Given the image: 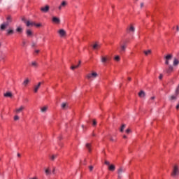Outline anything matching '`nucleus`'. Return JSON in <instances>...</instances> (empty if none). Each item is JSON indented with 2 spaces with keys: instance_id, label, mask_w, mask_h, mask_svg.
Here are the masks:
<instances>
[{
  "instance_id": "f257e3e1",
  "label": "nucleus",
  "mask_w": 179,
  "mask_h": 179,
  "mask_svg": "<svg viewBox=\"0 0 179 179\" xmlns=\"http://www.w3.org/2000/svg\"><path fill=\"white\" fill-rule=\"evenodd\" d=\"M111 61V57L108 55H102L101 56V62L103 64V65H106V64H108Z\"/></svg>"
},
{
  "instance_id": "f03ea898",
  "label": "nucleus",
  "mask_w": 179,
  "mask_h": 179,
  "mask_svg": "<svg viewBox=\"0 0 179 179\" xmlns=\"http://www.w3.org/2000/svg\"><path fill=\"white\" fill-rule=\"evenodd\" d=\"M171 176L172 177H173L174 178H176V177H178V176H179L178 165L173 166V168L172 173H171Z\"/></svg>"
},
{
  "instance_id": "7ed1b4c3",
  "label": "nucleus",
  "mask_w": 179,
  "mask_h": 179,
  "mask_svg": "<svg viewBox=\"0 0 179 179\" xmlns=\"http://www.w3.org/2000/svg\"><path fill=\"white\" fill-rule=\"evenodd\" d=\"M97 73L92 72L87 74L86 78L88 80H93V79H96V78H97Z\"/></svg>"
},
{
  "instance_id": "20e7f679",
  "label": "nucleus",
  "mask_w": 179,
  "mask_h": 179,
  "mask_svg": "<svg viewBox=\"0 0 179 179\" xmlns=\"http://www.w3.org/2000/svg\"><path fill=\"white\" fill-rule=\"evenodd\" d=\"M122 173H125V168L120 167L117 169V178H122Z\"/></svg>"
},
{
  "instance_id": "39448f33",
  "label": "nucleus",
  "mask_w": 179,
  "mask_h": 179,
  "mask_svg": "<svg viewBox=\"0 0 179 179\" xmlns=\"http://www.w3.org/2000/svg\"><path fill=\"white\" fill-rule=\"evenodd\" d=\"M41 10L43 13H48V12H49V10H50V6L46 5V6L41 8Z\"/></svg>"
},
{
  "instance_id": "423d86ee",
  "label": "nucleus",
  "mask_w": 179,
  "mask_h": 179,
  "mask_svg": "<svg viewBox=\"0 0 179 179\" xmlns=\"http://www.w3.org/2000/svg\"><path fill=\"white\" fill-rule=\"evenodd\" d=\"M171 58H173V55H168L165 57V64L166 65H169V64H170L169 61L171 59Z\"/></svg>"
},
{
  "instance_id": "0eeeda50",
  "label": "nucleus",
  "mask_w": 179,
  "mask_h": 179,
  "mask_svg": "<svg viewBox=\"0 0 179 179\" xmlns=\"http://www.w3.org/2000/svg\"><path fill=\"white\" fill-rule=\"evenodd\" d=\"M127 50V43H124L123 45H120V52L122 54V52H125V50Z\"/></svg>"
},
{
  "instance_id": "6e6552de",
  "label": "nucleus",
  "mask_w": 179,
  "mask_h": 179,
  "mask_svg": "<svg viewBox=\"0 0 179 179\" xmlns=\"http://www.w3.org/2000/svg\"><path fill=\"white\" fill-rule=\"evenodd\" d=\"M173 71H174V67H173V66L171 65H169V67L165 69V71L166 72V73H171Z\"/></svg>"
},
{
  "instance_id": "1a4fd4ad",
  "label": "nucleus",
  "mask_w": 179,
  "mask_h": 179,
  "mask_svg": "<svg viewBox=\"0 0 179 179\" xmlns=\"http://www.w3.org/2000/svg\"><path fill=\"white\" fill-rule=\"evenodd\" d=\"M177 97H178V94H177L176 92H175V94L170 96L169 99L170 101H173L177 100Z\"/></svg>"
},
{
  "instance_id": "9d476101",
  "label": "nucleus",
  "mask_w": 179,
  "mask_h": 179,
  "mask_svg": "<svg viewBox=\"0 0 179 179\" xmlns=\"http://www.w3.org/2000/svg\"><path fill=\"white\" fill-rule=\"evenodd\" d=\"M41 86V82H39L37 85H35L34 87V93H37L38 92V90L40 89Z\"/></svg>"
},
{
  "instance_id": "9b49d317",
  "label": "nucleus",
  "mask_w": 179,
  "mask_h": 179,
  "mask_svg": "<svg viewBox=\"0 0 179 179\" xmlns=\"http://www.w3.org/2000/svg\"><path fill=\"white\" fill-rule=\"evenodd\" d=\"M58 33L60 37H65V36H66V31H65L64 29L59 30Z\"/></svg>"
},
{
  "instance_id": "f8f14e48",
  "label": "nucleus",
  "mask_w": 179,
  "mask_h": 179,
  "mask_svg": "<svg viewBox=\"0 0 179 179\" xmlns=\"http://www.w3.org/2000/svg\"><path fill=\"white\" fill-rule=\"evenodd\" d=\"M67 4L68 3H66V1H63L60 6L58 7L59 10H62V8H65V6H66Z\"/></svg>"
},
{
  "instance_id": "ddd939ff",
  "label": "nucleus",
  "mask_w": 179,
  "mask_h": 179,
  "mask_svg": "<svg viewBox=\"0 0 179 179\" xmlns=\"http://www.w3.org/2000/svg\"><path fill=\"white\" fill-rule=\"evenodd\" d=\"M24 108V106H21L20 108L15 109L16 114H20V113H22Z\"/></svg>"
},
{
  "instance_id": "4468645a",
  "label": "nucleus",
  "mask_w": 179,
  "mask_h": 179,
  "mask_svg": "<svg viewBox=\"0 0 179 179\" xmlns=\"http://www.w3.org/2000/svg\"><path fill=\"white\" fill-rule=\"evenodd\" d=\"M53 23H57V24L61 23V20L57 17H53L52 19Z\"/></svg>"
},
{
  "instance_id": "2eb2a0df",
  "label": "nucleus",
  "mask_w": 179,
  "mask_h": 179,
  "mask_svg": "<svg viewBox=\"0 0 179 179\" xmlns=\"http://www.w3.org/2000/svg\"><path fill=\"white\" fill-rule=\"evenodd\" d=\"M6 23L9 26L10 24V23H12V17L10 15H8L6 17Z\"/></svg>"
},
{
  "instance_id": "dca6fc26",
  "label": "nucleus",
  "mask_w": 179,
  "mask_h": 179,
  "mask_svg": "<svg viewBox=\"0 0 179 179\" xmlns=\"http://www.w3.org/2000/svg\"><path fill=\"white\" fill-rule=\"evenodd\" d=\"M9 26L6 22H3V24H1L0 26V29L1 30H5Z\"/></svg>"
},
{
  "instance_id": "f3484780",
  "label": "nucleus",
  "mask_w": 179,
  "mask_h": 179,
  "mask_svg": "<svg viewBox=\"0 0 179 179\" xmlns=\"http://www.w3.org/2000/svg\"><path fill=\"white\" fill-rule=\"evenodd\" d=\"M127 33H135V27L131 25L129 29H127Z\"/></svg>"
},
{
  "instance_id": "a211bd4d",
  "label": "nucleus",
  "mask_w": 179,
  "mask_h": 179,
  "mask_svg": "<svg viewBox=\"0 0 179 179\" xmlns=\"http://www.w3.org/2000/svg\"><path fill=\"white\" fill-rule=\"evenodd\" d=\"M108 170L110 171H115V166L114 164H110L108 166Z\"/></svg>"
},
{
  "instance_id": "6ab92c4d",
  "label": "nucleus",
  "mask_w": 179,
  "mask_h": 179,
  "mask_svg": "<svg viewBox=\"0 0 179 179\" xmlns=\"http://www.w3.org/2000/svg\"><path fill=\"white\" fill-rule=\"evenodd\" d=\"M34 24H36V22H34L27 21L26 22L27 27H30V26H34Z\"/></svg>"
},
{
  "instance_id": "aec40b11",
  "label": "nucleus",
  "mask_w": 179,
  "mask_h": 179,
  "mask_svg": "<svg viewBox=\"0 0 179 179\" xmlns=\"http://www.w3.org/2000/svg\"><path fill=\"white\" fill-rule=\"evenodd\" d=\"M80 64H81V62L79 61V62H78V65H77V66H71V69L72 71H74V69H76V68H79V65H80Z\"/></svg>"
},
{
  "instance_id": "412c9836",
  "label": "nucleus",
  "mask_w": 179,
  "mask_h": 179,
  "mask_svg": "<svg viewBox=\"0 0 179 179\" xmlns=\"http://www.w3.org/2000/svg\"><path fill=\"white\" fill-rule=\"evenodd\" d=\"M4 97H12L13 94H12V92H6L4 94H3Z\"/></svg>"
},
{
  "instance_id": "4be33fe9",
  "label": "nucleus",
  "mask_w": 179,
  "mask_h": 179,
  "mask_svg": "<svg viewBox=\"0 0 179 179\" xmlns=\"http://www.w3.org/2000/svg\"><path fill=\"white\" fill-rule=\"evenodd\" d=\"M92 48L94 50H97V49L100 48V45H99V43H95L92 45Z\"/></svg>"
},
{
  "instance_id": "5701e85b",
  "label": "nucleus",
  "mask_w": 179,
  "mask_h": 179,
  "mask_svg": "<svg viewBox=\"0 0 179 179\" xmlns=\"http://www.w3.org/2000/svg\"><path fill=\"white\" fill-rule=\"evenodd\" d=\"M178 64H179L178 59L175 58L173 60V66H177V65H178Z\"/></svg>"
},
{
  "instance_id": "b1692460",
  "label": "nucleus",
  "mask_w": 179,
  "mask_h": 179,
  "mask_svg": "<svg viewBox=\"0 0 179 179\" xmlns=\"http://www.w3.org/2000/svg\"><path fill=\"white\" fill-rule=\"evenodd\" d=\"M47 110H48V107L47 106H44L41 108V113H46Z\"/></svg>"
},
{
  "instance_id": "393cba45",
  "label": "nucleus",
  "mask_w": 179,
  "mask_h": 179,
  "mask_svg": "<svg viewBox=\"0 0 179 179\" xmlns=\"http://www.w3.org/2000/svg\"><path fill=\"white\" fill-rule=\"evenodd\" d=\"M29 83H30V80H29V78H27L22 83V85H24V86H26L27 85H29Z\"/></svg>"
},
{
  "instance_id": "a878e982",
  "label": "nucleus",
  "mask_w": 179,
  "mask_h": 179,
  "mask_svg": "<svg viewBox=\"0 0 179 179\" xmlns=\"http://www.w3.org/2000/svg\"><path fill=\"white\" fill-rule=\"evenodd\" d=\"M68 108V104L66 103H62V110H65Z\"/></svg>"
},
{
  "instance_id": "bb28decb",
  "label": "nucleus",
  "mask_w": 179,
  "mask_h": 179,
  "mask_svg": "<svg viewBox=\"0 0 179 179\" xmlns=\"http://www.w3.org/2000/svg\"><path fill=\"white\" fill-rule=\"evenodd\" d=\"M27 35L28 37H30V36L33 35V32H31V31L30 29H27Z\"/></svg>"
},
{
  "instance_id": "cd10ccee",
  "label": "nucleus",
  "mask_w": 179,
  "mask_h": 179,
  "mask_svg": "<svg viewBox=\"0 0 179 179\" xmlns=\"http://www.w3.org/2000/svg\"><path fill=\"white\" fill-rule=\"evenodd\" d=\"M45 173L46 176H50V174H51V171L50 170V168H48L47 169H45Z\"/></svg>"
},
{
  "instance_id": "c85d7f7f",
  "label": "nucleus",
  "mask_w": 179,
  "mask_h": 179,
  "mask_svg": "<svg viewBox=\"0 0 179 179\" xmlns=\"http://www.w3.org/2000/svg\"><path fill=\"white\" fill-rule=\"evenodd\" d=\"M13 33H15V31H13V29H8L7 30V34L8 36H10V34H13Z\"/></svg>"
},
{
  "instance_id": "c756f323",
  "label": "nucleus",
  "mask_w": 179,
  "mask_h": 179,
  "mask_svg": "<svg viewBox=\"0 0 179 179\" xmlns=\"http://www.w3.org/2000/svg\"><path fill=\"white\" fill-rule=\"evenodd\" d=\"M92 145L90 143H87L86 144V148L88 150L89 152H92V149L90 148Z\"/></svg>"
},
{
  "instance_id": "7c9ffc66",
  "label": "nucleus",
  "mask_w": 179,
  "mask_h": 179,
  "mask_svg": "<svg viewBox=\"0 0 179 179\" xmlns=\"http://www.w3.org/2000/svg\"><path fill=\"white\" fill-rule=\"evenodd\" d=\"M16 31L17 33H22V31H23V29L22 28V27H18L17 29H16Z\"/></svg>"
},
{
  "instance_id": "2f4dec72",
  "label": "nucleus",
  "mask_w": 179,
  "mask_h": 179,
  "mask_svg": "<svg viewBox=\"0 0 179 179\" xmlns=\"http://www.w3.org/2000/svg\"><path fill=\"white\" fill-rule=\"evenodd\" d=\"M145 55H149V54H152V50H144L143 51Z\"/></svg>"
},
{
  "instance_id": "473e14b6",
  "label": "nucleus",
  "mask_w": 179,
  "mask_h": 179,
  "mask_svg": "<svg viewBox=\"0 0 179 179\" xmlns=\"http://www.w3.org/2000/svg\"><path fill=\"white\" fill-rule=\"evenodd\" d=\"M138 96H139V97H145V92L141 91V92L138 93Z\"/></svg>"
},
{
  "instance_id": "72a5a7b5",
  "label": "nucleus",
  "mask_w": 179,
  "mask_h": 179,
  "mask_svg": "<svg viewBox=\"0 0 179 179\" xmlns=\"http://www.w3.org/2000/svg\"><path fill=\"white\" fill-rule=\"evenodd\" d=\"M57 156H58V155H52V156L50 157L51 160H52V162H54V161L55 160V159H57Z\"/></svg>"
},
{
  "instance_id": "f704fd0d",
  "label": "nucleus",
  "mask_w": 179,
  "mask_h": 179,
  "mask_svg": "<svg viewBox=\"0 0 179 179\" xmlns=\"http://www.w3.org/2000/svg\"><path fill=\"white\" fill-rule=\"evenodd\" d=\"M125 124H122L120 129V132H124V129H125Z\"/></svg>"
},
{
  "instance_id": "c9c22d12",
  "label": "nucleus",
  "mask_w": 179,
  "mask_h": 179,
  "mask_svg": "<svg viewBox=\"0 0 179 179\" xmlns=\"http://www.w3.org/2000/svg\"><path fill=\"white\" fill-rule=\"evenodd\" d=\"M121 59L120 58V56H115V61H117V62H120Z\"/></svg>"
},
{
  "instance_id": "e433bc0d",
  "label": "nucleus",
  "mask_w": 179,
  "mask_h": 179,
  "mask_svg": "<svg viewBox=\"0 0 179 179\" xmlns=\"http://www.w3.org/2000/svg\"><path fill=\"white\" fill-rule=\"evenodd\" d=\"M31 65H32V66H34L35 68H37V63L36 62H32Z\"/></svg>"
},
{
  "instance_id": "4c0bfd02",
  "label": "nucleus",
  "mask_w": 179,
  "mask_h": 179,
  "mask_svg": "<svg viewBox=\"0 0 179 179\" xmlns=\"http://www.w3.org/2000/svg\"><path fill=\"white\" fill-rule=\"evenodd\" d=\"M92 125L94 126V127H96V125H97V122H96V120H93V122H92Z\"/></svg>"
},
{
  "instance_id": "58836bf2",
  "label": "nucleus",
  "mask_w": 179,
  "mask_h": 179,
  "mask_svg": "<svg viewBox=\"0 0 179 179\" xmlns=\"http://www.w3.org/2000/svg\"><path fill=\"white\" fill-rule=\"evenodd\" d=\"M105 164L106 165V166H110V162H108V161H107V160H106L105 161Z\"/></svg>"
},
{
  "instance_id": "ea45409f",
  "label": "nucleus",
  "mask_w": 179,
  "mask_h": 179,
  "mask_svg": "<svg viewBox=\"0 0 179 179\" xmlns=\"http://www.w3.org/2000/svg\"><path fill=\"white\" fill-rule=\"evenodd\" d=\"M14 120H15V121H17V120H19V116L15 115V116L14 117Z\"/></svg>"
},
{
  "instance_id": "a19ab883",
  "label": "nucleus",
  "mask_w": 179,
  "mask_h": 179,
  "mask_svg": "<svg viewBox=\"0 0 179 179\" xmlns=\"http://www.w3.org/2000/svg\"><path fill=\"white\" fill-rule=\"evenodd\" d=\"M34 26H36V27H41V24H36L35 23Z\"/></svg>"
},
{
  "instance_id": "79ce46f5",
  "label": "nucleus",
  "mask_w": 179,
  "mask_h": 179,
  "mask_svg": "<svg viewBox=\"0 0 179 179\" xmlns=\"http://www.w3.org/2000/svg\"><path fill=\"white\" fill-rule=\"evenodd\" d=\"M22 21L24 22V23H27V21H26V18H24V17L22 18Z\"/></svg>"
},
{
  "instance_id": "37998d69",
  "label": "nucleus",
  "mask_w": 179,
  "mask_h": 179,
  "mask_svg": "<svg viewBox=\"0 0 179 179\" xmlns=\"http://www.w3.org/2000/svg\"><path fill=\"white\" fill-rule=\"evenodd\" d=\"M89 169H90V171H93V166H90L89 167Z\"/></svg>"
},
{
  "instance_id": "c03bdc74",
  "label": "nucleus",
  "mask_w": 179,
  "mask_h": 179,
  "mask_svg": "<svg viewBox=\"0 0 179 179\" xmlns=\"http://www.w3.org/2000/svg\"><path fill=\"white\" fill-rule=\"evenodd\" d=\"M129 132H131V129H127L126 130V133H127V134H129Z\"/></svg>"
},
{
  "instance_id": "a18cd8bd",
  "label": "nucleus",
  "mask_w": 179,
  "mask_h": 179,
  "mask_svg": "<svg viewBox=\"0 0 179 179\" xmlns=\"http://www.w3.org/2000/svg\"><path fill=\"white\" fill-rule=\"evenodd\" d=\"M159 79L160 80L163 79V75L160 74V76H159Z\"/></svg>"
},
{
  "instance_id": "49530a36",
  "label": "nucleus",
  "mask_w": 179,
  "mask_h": 179,
  "mask_svg": "<svg viewBox=\"0 0 179 179\" xmlns=\"http://www.w3.org/2000/svg\"><path fill=\"white\" fill-rule=\"evenodd\" d=\"M31 47H36V43L33 42L31 44Z\"/></svg>"
},
{
  "instance_id": "de8ad7c7",
  "label": "nucleus",
  "mask_w": 179,
  "mask_h": 179,
  "mask_svg": "<svg viewBox=\"0 0 179 179\" xmlns=\"http://www.w3.org/2000/svg\"><path fill=\"white\" fill-rule=\"evenodd\" d=\"M109 139L111 142H114V138H113V137H110Z\"/></svg>"
},
{
  "instance_id": "09e8293b",
  "label": "nucleus",
  "mask_w": 179,
  "mask_h": 179,
  "mask_svg": "<svg viewBox=\"0 0 179 179\" xmlns=\"http://www.w3.org/2000/svg\"><path fill=\"white\" fill-rule=\"evenodd\" d=\"M35 52H36V54H38V53L40 52V50H35Z\"/></svg>"
},
{
  "instance_id": "8fccbe9b",
  "label": "nucleus",
  "mask_w": 179,
  "mask_h": 179,
  "mask_svg": "<svg viewBox=\"0 0 179 179\" xmlns=\"http://www.w3.org/2000/svg\"><path fill=\"white\" fill-rule=\"evenodd\" d=\"M52 173H53V174H55V168H53Z\"/></svg>"
},
{
  "instance_id": "3c124183",
  "label": "nucleus",
  "mask_w": 179,
  "mask_h": 179,
  "mask_svg": "<svg viewBox=\"0 0 179 179\" xmlns=\"http://www.w3.org/2000/svg\"><path fill=\"white\" fill-rule=\"evenodd\" d=\"M176 31H179V27H178V26L176 27Z\"/></svg>"
},
{
  "instance_id": "603ef678",
  "label": "nucleus",
  "mask_w": 179,
  "mask_h": 179,
  "mask_svg": "<svg viewBox=\"0 0 179 179\" xmlns=\"http://www.w3.org/2000/svg\"><path fill=\"white\" fill-rule=\"evenodd\" d=\"M179 108V103H178V105L176 106V109L178 110Z\"/></svg>"
},
{
  "instance_id": "864d4df0",
  "label": "nucleus",
  "mask_w": 179,
  "mask_h": 179,
  "mask_svg": "<svg viewBox=\"0 0 179 179\" xmlns=\"http://www.w3.org/2000/svg\"><path fill=\"white\" fill-rule=\"evenodd\" d=\"M17 157H20V156H21V155H20V153H17Z\"/></svg>"
},
{
  "instance_id": "5fc2aeb1",
  "label": "nucleus",
  "mask_w": 179,
  "mask_h": 179,
  "mask_svg": "<svg viewBox=\"0 0 179 179\" xmlns=\"http://www.w3.org/2000/svg\"><path fill=\"white\" fill-rule=\"evenodd\" d=\"M144 6L143 3H141V8H142Z\"/></svg>"
},
{
  "instance_id": "6e6d98bb",
  "label": "nucleus",
  "mask_w": 179,
  "mask_h": 179,
  "mask_svg": "<svg viewBox=\"0 0 179 179\" xmlns=\"http://www.w3.org/2000/svg\"><path fill=\"white\" fill-rule=\"evenodd\" d=\"M23 45H26V41L22 42Z\"/></svg>"
},
{
  "instance_id": "4d7b16f0",
  "label": "nucleus",
  "mask_w": 179,
  "mask_h": 179,
  "mask_svg": "<svg viewBox=\"0 0 179 179\" xmlns=\"http://www.w3.org/2000/svg\"><path fill=\"white\" fill-rule=\"evenodd\" d=\"M128 80H129V81H131V77H129V78H128Z\"/></svg>"
},
{
  "instance_id": "13d9d810",
  "label": "nucleus",
  "mask_w": 179,
  "mask_h": 179,
  "mask_svg": "<svg viewBox=\"0 0 179 179\" xmlns=\"http://www.w3.org/2000/svg\"><path fill=\"white\" fill-rule=\"evenodd\" d=\"M123 138H124V139H127V136L124 135V136H123Z\"/></svg>"
},
{
  "instance_id": "bf43d9fd",
  "label": "nucleus",
  "mask_w": 179,
  "mask_h": 179,
  "mask_svg": "<svg viewBox=\"0 0 179 179\" xmlns=\"http://www.w3.org/2000/svg\"><path fill=\"white\" fill-rule=\"evenodd\" d=\"M151 100H155V96L151 97Z\"/></svg>"
},
{
  "instance_id": "052dcab7",
  "label": "nucleus",
  "mask_w": 179,
  "mask_h": 179,
  "mask_svg": "<svg viewBox=\"0 0 179 179\" xmlns=\"http://www.w3.org/2000/svg\"><path fill=\"white\" fill-rule=\"evenodd\" d=\"M29 179H37V178L35 177V178H30Z\"/></svg>"
},
{
  "instance_id": "680f3d73",
  "label": "nucleus",
  "mask_w": 179,
  "mask_h": 179,
  "mask_svg": "<svg viewBox=\"0 0 179 179\" xmlns=\"http://www.w3.org/2000/svg\"><path fill=\"white\" fill-rule=\"evenodd\" d=\"M92 136H96V135L94 134H92Z\"/></svg>"
},
{
  "instance_id": "e2e57ef3",
  "label": "nucleus",
  "mask_w": 179,
  "mask_h": 179,
  "mask_svg": "<svg viewBox=\"0 0 179 179\" xmlns=\"http://www.w3.org/2000/svg\"><path fill=\"white\" fill-rule=\"evenodd\" d=\"M85 126L84 125H82V127L83 128Z\"/></svg>"
},
{
  "instance_id": "0e129e2a",
  "label": "nucleus",
  "mask_w": 179,
  "mask_h": 179,
  "mask_svg": "<svg viewBox=\"0 0 179 179\" xmlns=\"http://www.w3.org/2000/svg\"><path fill=\"white\" fill-rule=\"evenodd\" d=\"M112 8H114V6H112Z\"/></svg>"
},
{
  "instance_id": "69168bd1",
  "label": "nucleus",
  "mask_w": 179,
  "mask_h": 179,
  "mask_svg": "<svg viewBox=\"0 0 179 179\" xmlns=\"http://www.w3.org/2000/svg\"><path fill=\"white\" fill-rule=\"evenodd\" d=\"M0 47H1V43H0Z\"/></svg>"
}]
</instances>
